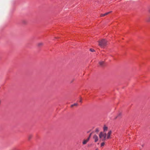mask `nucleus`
Listing matches in <instances>:
<instances>
[{
    "instance_id": "obj_1",
    "label": "nucleus",
    "mask_w": 150,
    "mask_h": 150,
    "mask_svg": "<svg viewBox=\"0 0 150 150\" xmlns=\"http://www.w3.org/2000/svg\"><path fill=\"white\" fill-rule=\"evenodd\" d=\"M99 138L102 141H104L106 138V134L105 133L100 132L99 134Z\"/></svg>"
},
{
    "instance_id": "obj_2",
    "label": "nucleus",
    "mask_w": 150,
    "mask_h": 150,
    "mask_svg": "<svg viewBox=\"0 0 150 150\" xmlns=\"http://www.w3.org/2000/svg\"><path fill=\"white\" fill-rule=\"evenodd\" d=\"M106 40L105 39H103L99 41V45L101 47H103L106 45Z\"/></svg>"
},
{
    "instance_id": "obj_3",
    "label": "nucleus",
    "mask_w": 150,
    "mask_h": 150,
    "mask_svg": "<svg viewBox=\"0 0 150 150\" xmlns=\"http://www.w3.org/2000/svg\"><path fill=\"white\" fill-rule=\"evenodd\" d=\"M93 139H94V142H96L98 140V137L96 135H95L93 137Z\"/></svg>"
},
{
    "instance_id": "obj_4",
    "label": "nucleus",
    "mask_w": 150,
    "mask_h": 150,
    "mask_svg": "<svg viewBox=\"0 0 150 150\" xmlns=\"http://www.w3.org/2000/svg\"><path fill=\"white\" fill-rule=\"evenodd\" d=\"M111 131H110L108 132V136H107V139H109L110 137V135L111 134Z\"/></svg>"
},
{
    "instance_id": "obj_5",
    "label": "nucleus",
    "mask_w": 150,
    "mask_h": 150,
    "mask_svg": "<svg viewBox=\"0 0 150 150\" xmlns=\"http://www.w3.org/2000/svg\"><path fill=\"white\" fill-rule=\"evenodd\" d=\"M89 140V138H87L86 139L84 140L83 142V144H86L87 143L88 141Z\"/></svg>"
},
{
    "instance_id": "obj_6",
    "label": "nucleus",
    "mask_w": 150,
    "mask_h": 150,
    "mask_svg": "<svg viewBox=\"0 0 150 150\" xmlns=\"http://www.w3.org/2000/svg\"><path fill=\"white\" fill-rule=\"evenodd\" d=\"M111 12V11H110L107 12V13H106L104 14H101V16H102V17L104 16H105L107 15L108 14L110 13Z\"/></svg>"
},
{
    "instance_id": "obj_7",
    "label": "nucleus",
    "mask_w": 150,
    "mask_h": 150,
    "mask_svg": "<svg viewBox=\"0 0 150 150\" xmlns=\"http://www.w3.org/2000/svg\"><path fill=\"white\" fill-rule=\"evenodd\" d=\"M108 130V127L105 126V125H104L103 127V131L104 132Z\"/></svg>"
},
{
    "instance_id": "obj_8",
    "label": "nucleus",
    "mask_w": 150,
    "mask_h": 150,
    "mask_svg": "<svg viewBox=\"0 0 150 150\" xmlns=\"http://www.w3.org/2000/svg\"><path fill=\"white\" fill-rule=\"evenodd\" d=\"M104 62L103 61H101L99 62V64L101 66H103V65Z\"/></svg>"
},
{
    "instance_id": "obj_9",
    "label": "nucleus",
    "mask_w": 150,
    "mask_h": 150,
    "mask_svg": "<svg viewBox=\"0 0 150 150\" xmlns=\"http://www.w3.org/2000/svg\"><path fill=\"white\" fill-rule=\"evenodd\" d=\"M90 51L92 52H94L95 51V50L94 49H92V48H91L90 49Z\"/></svg>"
},
{
    "instance_id": "obj_10",
    "label": "nucleus",
    "mask_w": 150,
    "mask_h": 150,
    "mask_svg": "<svg viewBox=\"0 0 150 150\" xmlns=\"http://www.w3.org/2000/svg\"><path fill=\"white\" fill-rule=\"evenodd\" d=\"M78 105V104H77V103H75L74 104H73V105H71V107H72V106H74V105H75V106H76V105Z\"/></svg>"
},
{
    "instance_id": "obj_11",
    "label": "nucleus",
    "mask_w": 150,
    "mask_h": 150,
    "mask_svg": "<svg viewBox=\"0 0 150 150\" xmlns=\"http://www.w3.org/2000/svg\"><path fill=\"white\" fill-rule=\"evenodd\" d=\"M43 45V44L42 43H39L38 44V45L39 46H40L41 45Z\"/></svg>"
},
{
    "instance_id": "obj_12",
    "label": "nucleus",
    "mask_w": 150,
    "mask_h": 150,
    "mask_svg": "<svg viewBox=\"0 0 150 150\" xmlns=\"http://www.w3.org/2000/svg\"><path fill=\"white\" fill-rule=\"evenodd\" d=\"M104 144H105V143L104 142H102L101 144V146H103L104 145Z\"/></svg>"
},
{
    "instance_id": "obj_13",
    "label": "nucleus",
    "mask_w": 150,
    "mask_h": 150,
    "mask_svg": "<svg viewBox=\"0 0 150 150\" xmlns=\"http://www.w3.org/2000/svg\"><path fill=\"white\" fill-rule=\"evenodd\" d=\"M32 136L31 135H30L28 137L29 140H30V139L32 138Z\"/></svg>"
},
{
    "instance_id": "obj_14",
    "label": "nucleus",
    "mask_w": 150,
    "mask_h": 150,
    "mask_svg": "<svg viewBox=\"0 0 150 150\" xmlns=\"http://www.w3.org/2000/svg\"><path fill=\"white\" fill-rule=\"evenodd\" d=\"M91 134H92V133H90V135H89V137H88V138H89V139H90V137H91Z\"/></svg>"
},
{
    "instance_id": "obj_15",
    "label": "nucleus",
    "mask_w": 150,
    "mask_h": 150,
    "mask_svg": "<svg viewBox=\"0 0 150 150\" xmlns=\"http://www.w3.org/2000/svg\"><path fill=\"white\" fill-rule=\"evenodd\" d=\"M147 21L148 22L150 21V17L149 18V19L147 20Z\"/></svg>"
},
{
    "instance_id": "obj_16",
    "label": "nucleus",
    "mask_w": 150,
    "mask_h": 150,
    "mask_svg": "<svg viewBox=\"0 0 150 150\" xmlns=\"http://www.w3.org/2000/svg\"><path fill=\"white\" fill-rule=\"evenodd\" d=\"M81 103V102H82V100L81 99H80V101H79Z\"/></svg>"
},
{
    "instance_id": "obj_17",
    "label": "nucleus",
    "mask_w": 150,
    "mask_h": 150,
    "mask_svg": "<svg viewBox=\"0 0 150 150\" xmlns=\"http://www.w3.org/2000/svg\"><path fill=\"white\" fill-rule=\"evenodd\" d=\"M96 131H98V129H96Z\"/></svg>"
},
{
    "instance_id": "obj_18",
    "label": "nucleus",
    "mask_w": 150,
    "mask_h": 150,
    "mask_svg": "<svg viewBox=\"0 0 150 150\" xmlns=\"http://www.w3.org/2000/svg\"><path fill=\"white\" fill-rule=\"evenodd\" d=\"M143 146H144V145H142V147H143Z\"/></svg>"
},
{
    "instance_id": "obj_19",
    "label": "nucleus",
    "mask_w": 150,
    "mask_h": 150,
    "mask_svg": "<svg viewBox=\"0 0 150 150\" xmlns=\"http://www.w3.org/2000/svg\"><path fill=\"white\" fill-rule=\"evenodd\" d=\"M149 11L150 12V9L149 10Z\"/></svg>"
}]
</instances>
